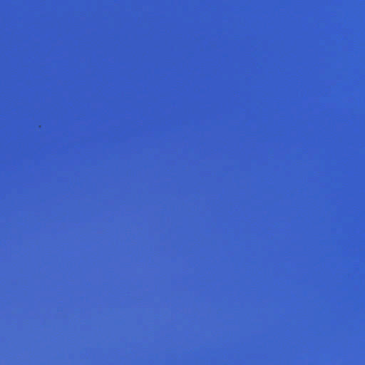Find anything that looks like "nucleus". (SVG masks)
Instances as JSON below:
<instances>
[{"mask_svg":"<svg viewBox=\"0 0 365 365\" xmlns=\"http://www.w3.org/2000/svg\"><path fill=\"white\" fill-rule=\"evenodd\" d=\"M361 365H365V363H362V364H361Z\"/></svg>","mask_w":365,"mask_h":365,"instance_id":"1","label":"nucleus"}]
</instances>
